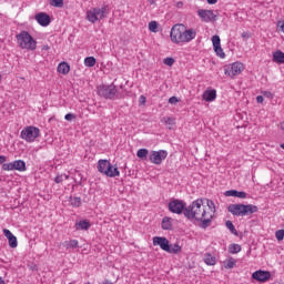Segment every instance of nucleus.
<instances>
[{"mask_svg": "<svg viewBox=\"0 0 284 284\" xmlns=\"http://www.w3.org/2000/svg\"><path fill=\"white\" fill-rule=\"evenodd\" d=\"M145 101H146L145 97H144V95H141V97H140V103H145Z\"/></svg>", "mask_w": 284, "mask_h": 284, "instance_id": "49530a36", "label": "nucleus"}, {"mask_svg": "<svg viewBox=\"0 0 284 284\" xmlns=\"http://www.w3.org/2000/svg\"><path fill=\"white\" fill-rule=\"evenodd\" d=\"M164 64L170 67L174 65V58H165Z\"/></svg>", "mask_w": 284, "mask_h": 284, "instance_id": "4c0bfd02", "label": "nucleus"}, {"mask_svg": "<svg viewBox=\"0 0 284 284\" xmlns=\"http://www.w3.org/2000/svg\"><path fill=\"white\" fill-rule=\"evenodd\" d=\"M65 121H72V119H77V115L72 114V113H68L64 116Z\"/></svg>", "mask_w": 284, "mask_h": 284, "instance_id": "a19ab883", "label": "nucleus"}, {"mask_svg": "<svg viewBox=\"0 0 284 284\" xmlns=\"http://www.w3.org/2000/svg\"><path fill=\"white\" fill-rule=\"evenodd\" d=\"M178 8H183V2H178Z\"/></svg>", "mask_w": 284, "mask_h": 284, "instance_id": "3c124183", "label": "nucleus"}, {"mask_svg": "<svg viewBox=\"0 0 284 284\" xmlns=\"http://www.w3.org/2000/svg\"><path fill=\"white\" fill-rule=\"evenodd\" d=\"M0 79H1V75H0Z\"/></svg>", "mask_w": 284, "mask_h": 284, "instance_id": "6e6d98bb", "label": "nucleus"}, {"mask_svg": "<svg viewBox=\"0 0 284 284\" xmlns=\"http://www.w3.org/2000/svg\"><path fill=\"white\" fill-rule=\"evenodd\" d=\"M149 151L148 149H140L136 152L138 159H148Z\"/></svg>", "mask_w": 284, "mask_h": 284, "instance_id": "2f4dec72", "label": "nucleus"}, {"mask_svg": "<svg viewBox=\"0 0 284 284\" xmlns=\"http://www.w3.org/2000/svg\"><path fill=\"white\" fill-rule=\"evenodd\" d=\"M210 6H214V3H217L219 0H206Z\"/></svg>", "mask_w": 284, "mask_h": 284, "instance_id": "c03bdc74", "label": "nucleus"}, {"mask_svg": "<svg viewBox=\"0 0 284 284\" xmlns=\"http://www.w3.org/2000/svg\"><path fill=\"white\" fill-rule=\"evenodd\" d=\"M187 204L183 200H171L169 203V212L172 214H183L185 216Z\"/></svg>", "mask_w": 284, "mask_h": 284, "instance_id": "9d476101", "label": "nucleus"}, {"mask_svg": "<svg viewBox=\"0 0 284 284\" xmlns=\"http://www.w3.org/2000/svg\"><path fill=\"white\" fill-rule=\"evenodd\" d=\"M109 12H110V6L108 4H103L102 8H93L87 11V21H90V23H97V21H101V19H105Z\"/></svg>", "mask_w": 284, "mask_h": 284, "instance_id": "423d86ee", "label": "nucleus"}, {"mask_svg": "<svg viewBox=\"0 0 284 284\" xmlns=\"http://www.w3.org/2000/svg\"><path fill=\"white\" fill-rule=\"evenodd\" d=\"M162 230H172V222L170 221V217L162 219Z\"/></svg>", "mask_w": 284, "mask_h": 284, "instance_id": "c85d7f7f", "label": "nucleus"}, {"mask_svg": "<svg viewBox=\"0 0 284 284\" xmlns=\"http://www.w3.org/2000/svg\"><path fill=\"white\" fill-rule=\"evenodd\" d=\"M252 278L258 283H267L272 278V273L270 271L258 270L252 274Z\"/></svg>", "mask_w": 284, "mask_h": 284, "instance_id": "4468645a", "label": "nucleus"}, {"mask_svg": "<svg viewBox=\"0 0 284 284\" xmlns=\"http://www.w3.org/2000/svg\"><path fill=\"white\" fill-rule=\"evenodd\" d=\"M64 247L67 250H75V247H79V241L78 240H70L64 242Z\"/></svg>", "mask_w": 284, "mask_h": 284, "instance_id": "393cba45", "label": "nucleus"}, {"mask_svg": "<svg viewBox=\"0 0 284 284\" xmlns=\"http://www.w3.org/2000/svg\"><path fill=\"white\" fill-rule=\"evenodd\" d=\"M196 39V30L187 29L183 24H175L171 29V41L173 43H190Z\"/></svg>", "mask_w": 284, "mask_h": 284, "instance_id": "f03ea898", "label": "nucleus"}, {"mask_svg": "<svg viewBox=\"0 0 284 284\" xmlns=\"http://www.w3.org/2000/svg\"><path fill=\"white\" fill-rule=\"evenodd\" d=\"M280 29H281L282 32L284 33V24H282V26L280 27Z\"/></svg>", "mask_w": 284, "mask_h": 284, "instance_id": "864d4df0", "label": "nucleus"}, {"mask_svg": "<svg viewBox=\"0 0 284 284\" xmlns=\"http://www.w3.org/2000/svg\"><path fill=\"white\" fill-rule=\"evenodd\" d=\"M159 28V23L156 21H151L149 23V30L150 32H156V29Z\"/></svg>", "mask_w": 284, "mask_h": 284, "instance_id": "f704fd0d", "label": "nucleus"}, {"mask_svg": "<svg viewBox=\"0 0 284 284\" xmlns=\"http://www.w3.org/2000/svg\"><path fill=\"white\" fill-rule=\"evenodd\" d=\"M68 179H70V175L60 174L54 178V183H63V181H68Z\"/></svg>", "mask_w": 284, "mask_h": 284, "instance_id": "473e14b6", "label": "nucleus"}, {"mask_svg": "<svg viewBox=\"0 0 284 284\" xmlns=\"http://www.w3.org/2000/svg\"><path fill=\"white\" fill-rule=\"evenodd\" d=\"M184 217L191 223L196 221L202 230H207L212 225V212H207V206L203 199L193 201L184 211Z\"/></svg>", "mask_w": 284, "mask_h": 284, "instance_id": "f257e3e1", "label": "nucleus"}, {"mask_svg": "<svg viewBox=\"0 0 284 284\" xmlns=\"http://www.w3.org/2000/svg\"><path fill=\"white\" fill-rule=\"evenodd\" d=\"M40 134L41 130H39V128L30 125L21 131L20 138L23 139V141H27V143H34Z\"/></svg>", "mask_w": 284, "mask_h": 284, "instance_id": "6e6552de", "label": "nucleus"}, {"mask_svg": "<svg viewBox=\"0 0 284 284\" xmlns=\"http://www.w3.org/2000/svg\"><path fill=\"white\" fill-rule=\"evenodd\" d=\"M164 123L166 125H174V118H164Z\"/></svg>", "mask_w": 284, "mask_h": 284, "instance_id": "ea45409f", "label": "nucleus"}, {"mask_svg": "<svg viewBox=\"0 0 284 284\" xmlns=\"http://www.w3.org/2000/svg\"><path fill=\"white\" fill-rule=\"evenodd\" d=\"M16 39L22 50H37V40L28 31H21Z\"/></svg>", "mask_w": 284, "mask_h": 284, "instance_id": "39448f33", "label": "nucleus"}, {"mask_svg": "<svg viewBox=\"0 0 284 284\" xmlns=\"http://www.w3.org/2000/svg\"><path fill=\"white\" fill-rule=\"evenodd\" d=\"M101 284H113L112 282H110V280H105L104 282H102Z\"/></svg>", "mask_w": 284, "mask_h": 284, "instance_id": "8fccbe9b", "label": "nucleus"}, {"mask_svg": "<svg viewBox=\"0 0 284 284\" xmlns=\"http://www.w3.org/2000/svg\"><path fill=\"white\" fill-rule=\"evenodd\" d=\"M225 225L227 227V230H230L231 234H234L235 236H239V231H236V227L234 226V224L232 223V221H226Z\"/></svg>", "mask_w": 284, "mask_h": 284, "instance_id": "bb28decb", "label": "nucleus"}, {"mask_svg": "<svg viewBox=\"0 0 284 284\" xmlns=\"http://www.w3.org/2000/svg\"><path fill=\"white\" fill-rule=\"evenodd\" d=\"M169 103H171V105H176V103H179V98L176 97H171L169 99Z\"/></svg>", "mask_w": 284, "mask_h": 284, "instance_id": "58836bf2", "label": "nucleus"}, {"mask_svg": "<svg viewBox=\"0 0 284 284\" xmlns=\"http://www.w3.org/2000/svg\"><path fill=\"white\" fill-rule=\"evenodd\" d=\"M203 101H207L209 103L216 100V90L215 89H207L203 92L202 95Z\"/></svg>", "mask_w": 284, "mask_h": 284, "instance_id": "6ab92c4d", "label": "nucleus"}, {"mask_svg": "<svg viewBox=\"0 0 284 284\" xmlns=\"http://www.w3.org/2000/svg\"><path fill=\"white\" fill-rule=\"evenodd\" d=\"M59 74H68L70 72V64L68 62H61L58 65Z\"/></svg>", "mask_w": 284, "mask_h": 284, "instance_id": "b1692460", "label": "nucleus"}, {"mask_svg": "<svg viewBox=\"0 0 284 284\" xmlns=\"http://www.w3.org/2000/svg\"><path fill=\"white\" fill-rule=\"evenodd\" d=\"M116 85H114V83L105 85L102 84L100 87H98V94L99 97H102L103 99H114L116 97Z\"/></svg>", "mask_w": 284, "mask_h": 284, "instance_id": "1a4fd4ad", "label": "nucleus"}, {"mask_svg": "<svg viewBox=\"0 0 284 284\" xmlns=\"http://www.w3.org/2000/svg\"><path fill=\"white\" fill-rule=\"evenodd\" d=\"M225 196H235L236 199H247V193L245 191L229 190Z\"/></svg>", "mask_w": 284, "mask_h": 284, "instance_id": "412c9836", "label": "nucleus"}, {"mask_svg": "<svg viewBox=\"0 0 284 284\" xmlns=\"http://www.w3.org/2000/svg\"><path fill=\"white\" fill-rule=\"evenodd\" d=\"M42 50H44V51L50 50V45H48V44L42 45Z\"/></svg>", "mask_w": 284, "mask_h": 284, "instance_id": "de8ad7c7", "label": "nucleus"}, {"mask_svg": "<svg viewBox=\"0 0 284 284\" xmlns=\"http://www.w3.org/2000/svg\"><path fill=\"white\" fill-rule=\"evenodd\" d=\"M227 212L233 216H250V214L258 212V206L254 204H231L227 206Z\"/></svg>", "mask_w": 284, "mask_h": 284, "instance_id": "7ed1b4c3", "label": "nucleus"}, {"mask_svg": "<svg viewBox=\"0 0 284 284\" xmlns=\"http://www.w3.org/2000/svg\"><path fill=\"white\" fill-rule=\"evenodd\" d=\"M280 146L282 148V150H284V143H282Z\"/></svg>", "mask_w": 284, "mask_h": 284, "instance_id": "5fc2aeb1", "label": "nucleus"}, {"mask_svg": "<svg viewBox=\"0 0 284 284\" xmlns=\"http://www.w3.org/2000/svg\"><path fill=\"white\" fill-rule=\"evenodd\" d=\"M275 239H277V241H283L284 239V230H278L275 232Z\"/></svg>", "mask_w": 284, "mask_h": 284, "instance_id": "e433bc0d", "label": "nucleus"}, {"mask_svg": "<svg viewBox=\"0 0 284 284\" xmlns=\"http://www.w3.org/2000/svg\"><path fill=\"white\" fill-rule=\"evenodd\" d=\"M98 171L101 174L109 176L110 179H114L121 175V172H119V168L112 165V163H110V161L108 160L98 161Z\"/></svg>", "mask_w": 284, "mask_h": 284, "instance_id": "0eeeda50", "label": "nucleus"}, {"mask_svg": "<svg viewBox=\"0 0 284 284\" xmlns=\"http://www.w3.org/2000/svg\"><path fill=\"white\" fill-rule=\"evenodd\" d=\"M36 21H38L39 26H42V28H48L52 20L48 13L40 12L36 14Z\"/></svg>", "mask_w": 284, "mask_h": 284, "instance_id": "f3484780", "label": "nucleus"}, {"mask_svg": "<svg viewBox=\"0 0 284 284\" xmlns=\"http://www.w3.org/2000/svg\"><path fill=\"white\" fill-rule=\"evenodd\" d=\"M6 161H8V159L6 158V155H0V165H4Z\"/></svg>", "mask_w": 284, "mask_h": 284, "instance_id": "79ce46f5", "label": "nucleus"}, {"mask_svg": "<svg viewBox=\"0 0 284 284\" xmlns=\"http://www.w3.org/2000/svg\"><path fill=\"white\" fill-rule=\"evenodd\" d=\"M50 3L53 8H63V0H51Z\"/></svg>", "mask_w": 284, "mask_h": 284, "instance_id": "c9c22d12", "label": "nucleus"}, {"mask_svg": "<svg viewBox=\"0 0 284 284\" xmlns=\"http://www.w3.org/2000/svg\"><path fill=\"white\" fill-rule=\"evenodd\" d=\"M165 159H168V151H165V150L151 151V153L149 155V160L154 165H161L163 163V161H165Z\"/></svg>", "mask_w": 284, "mask_h": 284, "instance_id": "ddd939ff", "label": "nucleus"}, {"mask_svg": "<svg viewBox=\"0 0 284 284\" xmlns=\"http://www.w3.org/2000/svg\"><path fill=\"white\" fill-rule=\"evenodd\" d=\"M242 38H243V39H250V34H247V32H243V33H242Z\"/></svg>", "mask_w": 284, "mask_h": 284, "instance_id": "a18cd8bd", "label": "nucleus"}, {"mask_svg": "<svg viewBox=\"0 0 284 284\" xmlns=\"http://www.w3.org/2000/svg\"><path fill=\"white\" fill-rule=\"evenodd\" d=\"M211 40L216 55L220 57V59H225V52H223V48H221V37L213 36Z\"/></svg>", "mask_w": 284, "mask_h": 284, "instance_id": "dca6fc26", "label": "nucleus"}, {"mask_svg": "<svg viewBox=\"0 0 284 284\" xmlns=\"http://www.w3.org/2000/svg\"><path fill=\"white\" fill-rule=\"evenodd\" d=\"M230 254H239L241 252V245L240 244H231L229 246Z\"/></svg>", "mask_w": 284, "mask_h": 284, "instance_id": "7c9ffc66", "label": "nucleus"}, {"mask_svg": "<svg viewBox=\"0 0 284 284\" xmlns=\"http://www.w3.org/2000/svg\"><path fill=\"white\" fill-rule=\"evenodd\" d=\"M70 204L72 207H81V197H71Z\"/></svg>", "mask_w": 284, "mask_h": 284, "instance_id": "72a5a7b5", "label": "nucleus"}, {"mask_svg": "<svg viewBox=\"0 0 284 284\" xmlns=\"http://www.w3.org/2000/svg\"><path fill=\"white\" fill-rule=\"evenodd\" d=\"M204 263H206L207 265H214L216 263V257L207 253L204 257Z\"/></svg>", "mask_w": 284, "mask_h": 284, "instance_id": "c756f323", "label": "nucleus"}, {"mask_svg": "<svg viewBox=\"0 0 284 284\" xmlns=\"http://www.w3.org/2000/svg\"><path fill=\"white\" fill-rule=\"evenodd\" d=\"M153 245L161 247L163 252H168V254H181V245L179 244H170V240L163 236L153 237Z\"/></svg>", "mask_w": 284, "mask_h": 284, "instance_id": "20e7f679", "label": "nucleus"}, {"mask_svg": "<svg viewBox=\"0 0 284 284\" xmlns=\"http://www.w3.org/2000/svg\"><path fill=\"white\" fill-rule=\"evenodd\" d=\"M265 101V98H263V95H257L256 97V102L257 103H263Z\"/></svg>", "mask_w": 284, "mask_h": 284, "instance_id": "37998d69", "label": "nucleus"}, {"mask_svg": "<svg viewBox=\"0 0 284 284\" xmlns=\"http://www.w3.org/2000/svg\"><path fill=\"white\" fill-rule=\"evenodd\" d=\"M0 284H6V281H3V277L0 276Z\"/></svg>", "mask_w": 284, "mask_h": 284, "instance_id": "603ef678", "label": "nucleus"}, {"mask_svg": "<svg viewBox=\"0 0 284 284\" xmlns=\"http://www.w3.org/2000/svg\"><path fill=\"white\" fill-rule=\"evenodd\" d=\"M206 201V210L207 212H211V221L214 219V213L216 212V206L214 204V201L212 200H205Z\"/></svg>", "mask_w": 284, "mask_h": 284, "instance_id": "4be33fe9", "label": "nucleus"}, {"mask_svg": "<svg viewBox=\"0 0 284 284\" xmlns=\"http://www.w3.org/2000/svg\"><path fill=\"white\" fill-rule=\"evenodd\" d=\"M74 227L78 232L81 230H83L84 232H88V230L92 227V224L90 223V220H81L79 222H75Z\"/></svg>", "mask_w": 284, "mask_h": 284, "instance_id": "aec40b11", "label": "nucleus"}, {"mask_svg": "<svg viewBox=\"0 0 284 284\" xmlns=\"http://www.w3.org/2000/svg\"><path fill=\"white\" fill-rule=\"evenodd\" d=\"M263 94H264V97H272V92H270V91H265Z\"/></svg>", "mask_w": 284, "mask_h": 284, "instance_id": "09e8293b", "label": "nucleus"}, {"mask_svg": "<svg viewBox=\"0 0 284 284\" xmlns=\"http://www.w3.org/2000/svg\"><path fill=\"white\" fill-rule=\"evenodd\" d=\"M197 14L202 21L205 23H210V21H216V14H214V11L212 10H205V9H200L197 10Z\"/></svg>", "mask_w": 284, "mask_h": 284, "instance_id": "2eb2a0df", "label": "nucleus"}, {"mask_svg": "<svg viewBox=\"0 0 284 284\" xmlns=\"http://www.w3.org/2000/svg\"><path fill=\"white\" fill-rule=\"evenodd\" d=\"M273 61L274 63H280V64H283L284 63V53L283 51H275L273 53Z\"/></svg>", "mask_w": 284, "mask_h": 284, "instance_id": "5701e85b", "label": "nucleus"}, {"mask_svg": "<svg viewBox=\"0 0 284 284\" xmlns=\"http://www.w3.org/2000/svg\"><path fill=\"white\" fill-rule=\"evenodd\" d=\"M244 70L245 65H243V63L234 62L224 67V74L233 79V77H239V74H241V72H243Z\"/></svg>", "mask_w": 284, "mask_h": 284, "instance_id": "9b49d317", "label": "nucleus"}, {"mask_svg": "<svg viewBox=\"0 0 284 284\" xmlns=\"http://www.w3.org/2000/svg\"><path fill=\"white\" fill-rule=\"evenodd\" d=\"M2 170L4 172H12L14 170H17L18 172H26V170H27L26 161L16 160V161L10 162V163H4V164H2Z\"/></svg>", "mask_w": 284, "mask_h": 284, "instance_id": "f8f14e48", "label": "nucleus"}, {"mask_svg": "<svg viewBox=\"0 0 284 284\" xmlns=\"http://www.w3.org/2000/svg\"><path fill=\"white\" fill-rule=\"evenodd\" d=\"M84 65L87 68H94L97 65V59L94 57H87L84 59Z\"/></svg>", "mask_w": 284, "mask_h": 284, "instance_id": "a878e982", "label": "nucleus"}, {"mask_svg": "<svg viewBox=\"0 0 284 284\" xmlns=\"http://www.w3.org/2000/svg\"><path fill=\"white\" fill-rule=\"evenodd\" d=\"M3 234L9 241V247H12V250H14V247L19 245V242H17V236H14V234H12V232L8 229L3 230Z\"/></svg>", "mask_w": 284, "mask_h": 284, "instance_id": "a211bd4d", "label": "nucleus"}, {"mask_svg": "<svg viewBox=\"0 0 284 284\" xmlns=\"http://www.w3.org/2000/svg\"><path fill=\"white\" fill-rule=\"evenodd\" d=\"M236 266V260L235 258H231L224 262V267L225 270H234V267Z\"/></svg>", "mask_w": 284, "mask_h": 284, "instance_id": "cd10ccee", "label": "nucleus"}]
</instances>
